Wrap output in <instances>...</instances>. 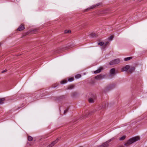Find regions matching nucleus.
<instances>
[{
	"mask_svg": "<svg viewBox=\"0 0 147 147\" xmlns=\"http://www.w3.org/2000/svg\"><path fill=\"white\" fill-rule=\"evenodd\" d=\"M96 111V110H94V111H92L90 112H89L88 114H86V115H91L92 113H94Z\"/></svg>",
	"mask_w": 147,
	"mask_h": 147,
	"instance_id": "nucleus-23",
	"label": "nucleus"
},
{
	"mask_svg": "<svg viewBox=\"0 0 147 147\" xmlns=\"http://www.w3.org/2000/svg\"><path fill=\"white\" fill-rule=\"evenodd\" d=\"M7 71V69H5V70H3V71L1 72V73H4V72H6Z\"/></svg>",
	"mask_w": 147,
	"mask_h": 147,
	"instance_id": "nucleus-32",
	"label": "nucleus"
},
{
	"mask_svg": "<svg viewBox=\"0 0 147 147\" xmlns=\"http://www.w3.org/2000/svg\"><path fill=\"white\" fill-rule=\"evenodd\" d=\"M74 80V78H71L68 79V81L69 82H71L73 81Z\"/></svg>",
	"mask_w": 147,
	"mask_h": 147,
	"instance_id": "nucleus-24",
	"label": "nucleus"
},
{
	"mask_svg": "<svg viewBox=\"0 0 147 147\" xmlns=\"http://www.w3.org/2000/svg\"><path fill=\"white\" fill-rule=\"evenodd\" d=\"M77 93L76 92H74L72 93L71 95L73 96H75L77 95Z\"/></svg>",
	"mask_w": 147,
	"mask_h": 147,
	"instance_id": "nucleus-22",
	"label": "nucleus"
},
{
	"mask_svg": "<svg viewBox=\"0 0 147 147\" xmlns=\"http://www.w3.org/2000/svg\"><path fill=\"white\" fill-rule=\"evenodd\" d=\"M38 29L37 28L34 29L32 30L31 31V32L33 33H35L38 32Z\"/></svg>",
	"mask_w": 147,
	"mask_h": 147,
	"instance_id": "nucleus-11",
	"label": "nucleus"
},
{
	"mask_svg": "<svg viewBox=\"0 0 147 147\" xmlns=\"http://www.w3.org/2000/svg\"><path fill=\"white\" fill-rule=\"evenodd\" d=\"M68 108H67V109H66L64 111L63 114L64 115H65V114L68 112Z\"/></svg>",
	"mask_w": 147,
	"mask_h": 147,
	"instance_id": "nucleus-25",
	"label": "nucleus"
},
{
	"mask_svg": "<svg viewBox=\"0 0 147 147\" xmlns=\"http://www.w3.org/2000/svg\"><path fill=\"white\" fill-rule=\"evenodd\" d=\"M101 4V3H98L97 4L94 5L88 8L87 9H86L85 10V11L86 12L88 11L89 10L93 9L95 7H98L99 6V5H100Z\"/></svg>",
	"mask_w": 147,
	"mask_h": 147,
	"instance_id": "nucleus-4",
	"label": "nucleus"
},
{
	"mask_svg": "<svg viewBox=\"0 0 147 147\" xmlns=\"http://www.w3.org/2000/svg\"><path fill=\"white\" fill-rule=\"evenodd\" d=\"M62 49V48H60V50H61V51H61L64 50V49Z\"/></svg>",
	"mask_w": 147,
	"mask_h": 147,
	"instance_id": "nucleus-33",
	"label": "nucleus"
},
{
	"mask_svg": "<svg viewBox=\"0 0 147 147\" xmlns=\"http://www.w3.org/2000/svg\"><path fill=\"white\" fill-rule=\"evenodd\" d=\"M104 44V43L103 42H101L98 43V45L100 46H102Z\"/></svg>",
	"mask_w": 147,
	"mask_h": 147,
	"instance_id": "nucleus-27",
	"label": "nucleus"
},
{
	"mask_svg": "<svg viewBox=\"0 0 147 147\" xmlns=\"http://www.w3.org/2000/svg\"><path fill=\"white\" fill-rule=\"evenodd\" d=\"M125 137L126 136H123L119 138V140H123L125 139Z\"/></svg>",
	"mask_w": 147,
	"mask_h": 147,
	"instance_id": "nucleus-26",
	"label": "nucleus"
},
{
	"mask_svg": "<svg viewBox=\"0 0 147 147\" xmlns=\"http://www.w3.org/2000/svg\"><path fill=\"white\" fill-rule=\"evenodd\" d=\"M108 104L107 102H105L104 105H100L99 106L98 110H99L101 109L102 111L104 110L108 107Z\"/></svg>",
	"mask_w": 147,
	"mask_h": 147,
	"instance_id": "nucleus-2",
	"label": "nucleus"
},
{
	"mask_svg": "<svg viewBox=\"0 0 147 147\" xmlns=\"http://www.w3.org/2000/svg\"><path fill=\"white\" fill-rule=\"evenodd\" d=\"M81 77V75L80 74H78L75 76V78H78Z\"/></svg>",
	"mask_w": 147,
	"mask_h": 147,
	"instance_id": "nucleus-28",
	"label": "nucleus"
},
{
	"mask_svg": "<svg viewBox=\"0 0 147 147\" xmlns=\"http://www.w3.org/2000/svg\"><path fill=\"white\" fill-rule=\"evenodd\" d=\"M5 100V98H0V105L3 104Z\"/></svg>",
	"mask_w": 147,
	"mask_h": 147,
	"instance_id": "nucleus-15",
	"label": "nucleus"
},
{
	"mask_svg": "<svg viewBox=\"0 0 147 147\" xmlns=\"http://www.w3.org/2000/svg\"><path fill=\"white\" fill-rule=\"evenodd\" d=\"M114 37V36L113 35L111 36L109 38V39L110 40H112Z\"/></svg>",
	"mask_w": 147,
	"mask_h": 147,
	"instance_id": "nucleus-29",
	"label": "nucleus"
},
{
	"mask_svg": "<svg viewBox=\"0 0 147 147\" xmlns=\"http://www.w3.org/2000/svg\"><path fill=\"white\" fill-rule=\"evenodd\" d=\"M88 101L90 103H93L94 102L93 99L91 98H89Z\"/></svg>",
	"mask_w": 147,
	"mask_h": 147,
	"instance_id": "nucleus-18",
	"label": "nucleus"
},
{
	"mask_svg": "<svg viewBox=\"0 0 147 147\" xmlns=\"http://www.w3.org/2000/svg\"><path fill=\"white\" fill-rule=\"evenodd\" d=\"M115 139V138H114V137L113 138H112L110 139V140H108L107 141V142H105L104 143H105V144H108V143H109L110 142L112 141L113 140Z\"/></svg>",
	"mask_w": 147,
	"mask_h": 147,
	"instance_id": "nucleus-13",
	"label": "nucleus"
},
{
	"mask_svg": "<svg viewBox=\"0 0 147 147\" xmlns=\"http://www.w3.org/2000/svg\"><path fill=\"white\" fill-rule=\"evenodd\" d=\"M109 43V41H108L106 42L105 44V46H106V45H107Z\"/></svg>",
	"mask_w": 147,
	"mask_h": 147,
	"instance_id": "nucleus-31",
	"label": "nucleus"
},
{
	"mask_svg": "<svg viewBox=\"0 0 147 147\" xmlns=\"http://www.w3.org/2000/svg\"><path fill=\"white\" fill-rule=\"evenodd\" d=\"M56 86H53V87H56Z\"/></svg>",
	"mask_w": 147,
	"mask_h": 147,
	"instance_id": "nucleus-36",
	"label": "nucleus"
},
{
	"mask_svg": "<svg viewBox=\"0 0 147 147\" xmlns=\"http://www.w3.org/2000/svg\"><path fill=\"white\" fill-rule=\"evenodd\" d=\"M108 144H105V143L102 144V146L100 147H107L108 146Z\"/></svg>",
	"mask_w": 147,
	"mask_h": 147,
	"instance_id": "nucleus-21",
	"label": "nucleus"
},
{
	"mask_svg": "<svg viewBox=\"0 0 147 147\" xmlns=\"http://www.w3.org/2000/svg\"><path fill=\"white\" fill-rule=\"evenodd\" d=\"M132 58V57H129L125 58L124 59V60L125 61H127L131 59Z\"/></svg>",
	"mask_w": 147,
	"mask_h": 147,
	"instance_id": "nucleus-16",
	"label": "nucleus"
},
{
	"mask_svg": "<svg viewBox=\"0 0 147 147\" xmlns=\"http://www.w3.org/2000/svg\"><path fill=\"white\" fill-rule=\"evenodd\" d=\"M75 86L74 85H70L68 86L67 89L70 90L74 88Z\"/></svg>",
	"mask_w": 147,
	"mask_h": 147,
	"instance_id": "nucleus-12",
	"label": "nucleus"
},
{
	"mask_svg": "<svg viewBox=\"0 0 147 147\" xmlns=\"http://www.w3.org/2000/svg\"><path fill=\"white\" fill-rule=\"evenodd\" d=\"M36 98H37V99H40V98H38V97Z\"/></svg>",
	"mask_w": 147,
	"mask_h": 147,
	"instance_id": "nucleus-34",
	"label": "nucleus"
},
{
	"mask_svg": "<svg viewBox=\"0 0 147 147\" xmlns=\"http://www.w3.org/2000/svg\"><path fill=\"white\" fill-rule=\"evenodd\" d=\"M59 52L58 51H57V52H56V53H58Z\"/></svg>",
	"mask_w": 147,
	"mask_h": 147,
	"instance_id": "nucleus-35",
	"label": "nucleus"
},
{
	"mask_svg": "<svg viewBox=\"0 0 147 147\" xmlns=\"http://www.w3.org/2000/svg\"><path fill=\"white\" fill-rule=\"evenodd\" d=\"M28 141H31L33 140V138L30 136H28Z\"/></svg>",
	"mask_w": 147,
	"mask_h": 147,
	"instance_id": "nucleus-20",
	"label": "nucleus"
},
{
	"mask_svg": "<svg viewBox=\"0 0 147 147\" xmlns=\"http://www.w3.org/2000/svg\"><path fill=\"white\" fill-rule=\"evenodd\" d=\"M80 147H82V146H80Z\"/></svg>",
	"mask_w": 147,
	"mask_h": 147,
	"instance_id": "nucleus-38",
	"label": "nucleus"
},
{
	"mask_svg": "<svg viewBox=\"0 0 147 147\" xmlns=\"http://www.w3.org/2000/svg\"><path fill=\"white\" fill-rule=\"evenodd\" d=\"M115 69L113 68L111 69L110 71V74L111 75H113L115 73Z\"/></svg>",
	"mask_w": 147,
	"mask_h": 147,
	"instance_id": "nucleus-9",
	"label": "nucleus"
},
{
	"mask_svg": "<svg viewBox=\"0 0 147 147\" xmlns=\"http://www.w3.org/2000/svg\"><path fill=\"white\" fill-rule=\"evenodd\" d=\"M67 82V81L66 80H63L61 81V84H65Z\"/></svg>",
	"mask_w": 147,
	"mask_h": 147,
	"instance_id": "nucleus-19",
	"label": "nucleus"
},
{
	"mask_svg": "<svg viewBox=\"0 0 147 147\" xmlns=\"http://www.w3.org/2000/svg\"><path fill=\"white\" fill-rule=\"evenodd\" d=\"M25 29V27L23 24H21L17 29L18 31H21Z\"/></svg>",
	"mask_w": 147,
	"mask_h": 147,
	"instance_id": "nucleus-6",
	"label": "nucleus"
},
{
	"mask_svg": "<svg viewBox=\"0 0 147 147\" xmlns=\"http://www.w3.org/2000/svg\"><path fill=\"white\" fill-rule=\"evenodd\" d=\"M103 78V77L101 75H99L95 77V78L96 79Z\"/></svg>",
	"mask_w": 147,
	"mask_h": 147,
	"instance_id": "nucleus-14",
	"label": "nucleus"
},
{
	"mask_svg": "<svg viewBox=\"0 0 147 147\" xmlns=\"http://www.w3.org/2000/svg\"><path fill=\"white\" fill-rule=\"evenodd\" d=\"M140 137L139 136H136L133 137L129 140L127 142L125 143L124 145L127 147H128L133 143L139 140Z\"/></svg>",
	"mask_w": 147,
	"mask_h": 147,
	"instance_id": "nucleus-1",
	"label": "nucleus"
},
{
	"mask_svg": "<svg viewBox=\"0 0 147 147\" xmlns=\"http://www.w3.org/2000/svg\"><path fill=\"white\" fill-rule=\"evenodd\" d=\"M90 36L92 37H94L96 36L97 35L95 33H92L90 34Z\"/></svg>",
	"mask_w": 147,
	"mask_h": 147,
	"instance_id": "nucleus-17",
	"label": "nucleus"
},
{
	"mask_svg": "<svg viewBox=\"0 0 147 147\" xmlns=\"http://www.w3.org/2000/svg\"><path fill=\"white\" fill-rule=\"evenodd\" d=\"M61 138L60 137L58 138L56 140L53 142L51 144L48 145L47 147H52L53 146L58 142V140Z\"/></svg>",
	"mask_w": 147,
	"mask_h": 147,
	"instance_id": "nucleus-5",
	"label": "nucleus"
},
{
	"mask_svg": "<svg viewBox=\"0 0 147 147\" xmlns=\"http://www.w3.org/2000/svg\"><path fill=\"white\" fill-rule=\"evenodd\" d=\"M129 68V65H127L122 68V71H127Z\"/></svg>",
	"mask_w": 147,
	"mask_h": 147,
	"instance_id": "nucleus-7",
	"label": "nucleus"
},
{
	"mask_svg": "<svg viewBox=\"0 0 147 147\" xmlns=\"http://www.w3.org/2000/svg\"><path fill=\"white\" fill-rule=\"evenodd\" d=\"M103 69V68L102 67H101L99 69L95 71H94V73L97 74L98 73H99L101 71V70Z\"/></svg>",
	"mask_w": 147,
	"mask_h": 147,
	"instance_id": "nucleus-10",
	"label": "nucleus"
},
{
	"mask_svg": "<svg viewBox=\"0 0 147 147\" xmlns=\"http://www.w3.org/2000/svg\"><path fill=\"white\" fill-rule=\"evenodd\" d=\"M129 69L128 71V73H131L135 71V68L134 67H129Z\"/></svg>",
	"mask_w": 147,
	"mask_h": 147,
	"instance_id": "nucleus-8",
	"label": "nucleus"
},
{
	"mask_svg": "<svg viewBox=\"0 0 147 147\" xmlns=\"http://www.w3.org/2000/svg\"><path fill=\"white\" fill-rule=\"evenodd\" d=\"M71 32V30H66L65 31V33H70Z\"/></svg>",
	"mask_w": 147,
	"mask_h": 147,
	"instance_id": "nucleus-30",
	"label": "nucleus"
},
{
	"mask_svg": "<svg viewBox=\"0 0 147 147\" xmlns=\"http://www.w3.org/2000/svg\"><path fill=\"white\" fill-rule=\"evenodd\" d=\"M62 48V49H65V48H63V47Z\"/></svg>",
	"mask_w": 147,
	"mask_h": 147,
	"instance_id": "nucleus-37",
	"label": "nucleus"
},
{
	"mask_svg": "<svg viewBox=\"0 0 147 147\" xmlns=\"http://www.w3.org/2000/svg\"><path fill=\"white\" fill-rule=\"evenodd\" d=\"M120 62V60L119 59H117L113 60L109 63L110 65H113L114 64H117L119 63Z\"/></svg>",
	"mask_w": 147,
	"mask_h": 147,
	"instance_id": "nucleus-3",
	"label": "nucleus"
}]
</instances>
